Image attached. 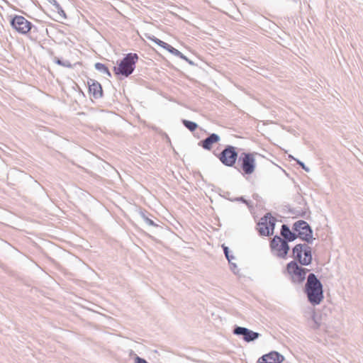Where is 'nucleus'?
<instances>
[{
  "label": "nucleus",
  "instance_id": "nucleus-11",
  "mask_svg": "<svg viewBox=\"0 0 363 363\" xmlns=\"http://www.w3.org/2000/svg\"><path fill=\"white\" fill-rule=\"evenodd\" d=\"M147 38L150 40L155 43L159 46L163 48L164 49L169 51L170 53L173 54L174 55L179 57L181 59L186 60V57L178 50L175 49L172 46L168 45L167 43L163 42L162 40L157 38L154 35H147Z\"/></svg>",
  "mask_w": 363,
  "mask_h": 363
},
{
  "label": "nucleus",
  "instance_id": "nucleus-22",
  "mask_svg": "<svg viewBox=\"0 0 363 363\" xmlns=\"http://www.w3.org/2000/svg\"><path fill=\"white\" fill-rule=\"evenodd\" d=\"M50 2L54 6L55 8L57 7L59 5L56 0H50Z\"/></svg>",
  "mask_w": 363,
  "mask_h": 363
},
{
  "label": "nucleus",
  "instance_id": "nucleus-3",
  "mask_svg": "<svg viewBox=\"0 0 363 363\" xmlns=\"http://www.w3.org/2000/svg\"><path fill=\"white\" fill-rule=\"evenodd\" d=\"M138 60L135 53L128 54L113 70L116 74H121L125 77L129 76L135 69V65Z\"/></svg>",
  "mask_w": 363,
  "mask_h": 363
},
{
  "label": "nucleus",
  "instance_id": "nucleus-7",
  "mask_svg": "<svg viewBox=\"0 0 363 363\" xmlns=\"http://www.w3.org/2000/svg\"><path fill=\"white\" fill-rule=\"evenodd\" d=\"M276 219L267 213L257 224V230L261 235L269 236L273 234Z\"/></svg>",
  "mask_w": 363,
  "mask_h": 363
},
{
  "label": "nucleus",
  "instance_id": "nucleus-14",
  "mask_svg": "<svg viewBox=\"0 0 363 363\" xmlns=\"http://www.w3.org/2000/svg\"><path fill=\"white\" fill-rule=\"evenodd\" d=\"M282 361L283 357L277 352H272L259 359L260 363H281Z\"/></svg>",
  "mask_w": 363,
  "mask_h": 363
},
{
  "label": "nucleus",
  "instance_id": "nucleus-21",
  "mask_svg": "<svg viewBox=\"0 0 363 363\" xmlns=\"http://www.w3.org/2000/svg\"><path fill=\"white\" fill-rule=\"evenodd\" d=\"M225 255L228 260H230L229 256H228V250L227 247H223Z\"/></svg>",
  "mask_w": 363,
  "mask_h": 363
},
{
  "label": "nucleus",
  "instance_id": "nucleus-19",
  "mask_svg": "<svg viewBox=\"0 0 363 363\" xmlns=\"http://www.w3.org/2000/svg\"><path fill=\"white\" fill-rule=\"evenodd\" d=\"M55 9L56 11L57 12L59 17H60L63 19L67 18L65 12L62 9V7L60 6V4L58 5L57 7H55Z\"/></svg>",
  "mask_w": 363,
  "mask_h": 363
},
{
  "label": "nucleus",
  "instance_id": "nucleus-10",
  "mask_svg": "<svg viewBox=\"0 0 363 363\" xmlns=\"http://www.w3.org/2000/svg\"><path fill=\"white\" fill-rule=\"evenodd\" d=\"M272 249L279 257H284L289 250L288 243L279 237H274L271 242Z\"/></svg>",
  "mask_w": 363,
  "mask_h": 363
},
{
  "label": "nucleus",
  "instance_id": "nucleus-5",
  "mask_svg": "<svg viewBox=\"0 0 363 363\" xmlns=\"http://www.w3.org/2000/svg\"><path fill=\"white\" fill-rule=\"evenodd\" d=\"M293 255L303 265H308L312 261L311 248L308 245H296L293 249Z\"/></svg>",
  "mask_w": 363,
  "mask_h": 363
},
{
  "label": "nucleus",
  "instance_id": "nucleus-6",
  "mask_svg": "<svg viewBox=\"0 0 363 363\" xmlns=\"http://www.w3.org/2000/svg\"><path fill=\"white\" fill-rule=\"evenodd\" d=\"M10 23L13 30L22 35L28 34L33 26L31 22L19 15L11 17Z\"/></svg>",
  "mask_w": 363,
  "mask_h": 363
},
{
  "label": "nucleus",
  "instance_id": "nucleus-13",
  "mask_svg": "<svg viewBox=\"0 0 363 363\" xmlns=\"http://www.w3.org/2000/svg\"><path fill=\"white\" fill-rule=\"evenodd\" d=\"M234 333L237 335H242L244 336V340L247 342L254 340L259 336V334L257 333H255L252 330H250L245 328L242 327L236 328L234 330Z\"/></svg>",
  "mask_w": 363,
  "mask_h": 363
},
{
  "label": "nucleus",
  "instance_id": "nucleus-18",
  "mask_svg": "<svg viewBox=\"0 0 363 363\" xmlns=\"http://www.w3.org/2000/svg\"><path fill=\"white\" fill-rule=\"evenodd\" d=\"M95 67L96 69L107 74L108 76L111 75L108 69L104 64L99 62L96 63Z\"/></svg>",
  "mask_w": 363,
  "mask_h": 363
},
{
  "label": "nucleus",
  "instance_id": "nucleus-2",
  "mask_svg": "<svg viewBox=\"0 0 363 363\" xmlns=\"http://www.w3.org/2000/svg\"><path fill=\"white\" fill-rule=\"evenodd\" d=\"M256 152H242L238 160L239 170L242 174L250 175L255 172L257 167Z\"/></svg>",
  "mask_w": 363,
  "mask_h": 363
},
{
  "label": "nucleus",
  "instance_id": "nucleus-12",
  "mask_svg": "<svg viewBox=\"0 0 363 363\" xmlns=\"http://www.w3.org/2000/svg\"><path fill=\"white\" fill-rule=\"evenodd\" d=\"M89 92L95 99H99L102 96L103 91L101 84L94 80L89 79L88 81Z\"/></svg>",
  "mask_w": 363,
  "mask_h": 363
},
{
  "label": "nucleus",
  "instance_id": "nucleus-17",
  "mask_svg": "<svg viewBox=\"0 0 363 363\" xmlns=\"http://www.w3.org/2000/svg\"><path fill=\"white\" fill-rule=\"evenodd\" d=\"M183 124L185 125L186 128H187L191 131H194L196 129L197 125L194 122L189 121L187 120L183 121Z\"/></svg>",
  "mask_w": 363,
  "mask_h": 363
},
{
  "label": "nucleus",
  "instance_id": "nucleus-1",
  "mask_svg": "<svg viewBox=\"0 0 363 363\" xmlns=\"http://www.w3.org/2000/svg\"><path fill=\"white\" fill-rule=\"evenodd\" d=\"M306 293L313 305L319 304L323 298L322 284L313 274H310L308 277Z\"/></svg>",
  "mask_w": 363,
  "mask_h": 363
},
{
  "label": "nucleus",
  "instance_id": "nucleus-8",
  "mask_svg": "<svg viewBox=\"0 0 363 363\" xmlns=\"http://www.w3.org/2000/svg\"><path fill=\"white\" fill-rule=\"evenodd\" d=\"M220 161L228 167H233L238 159L237 148L228 145L218 155Z\"/></svg>",
  "mask_w": 363,
  "mask_h": 363
},
{
  "label": "nucleus",
  "instance_id": "nucleus-15",
  "mask_svg": "<svg viewBox=\"0 0 363 363\" xmlns=\"http://www.w3.org/2000/svg\"><path fill=\"white\" fill-rule=\"evenodd\" d=\"M219 140L220 137L218 135L213 133L209 137L201 142V146L204 149L210 150L212 148L213 145L217 143Z\"/></svg>",
  "mask_w": 363,
  "mask_h": 363
},
{
  "label": "nucleus",
  "instance_id": "nucleus-9",
  "mask_svg": "<svg viewBox=\"0 0 363 363\" xmlns=\"http://www.w3.org/2000/svg\"><path fill=\"white\" fill-rule=\"evenodd\" d=\"M297 238L309 241L312 238V231L309 225L303 220H298L296 222L293 228Z\"/></svg>",
  "mask_w": 363,
  "mask_h": 363
},
{
  "label": "nucleus",
  "instance_id": "nucleus-20",
  "mask_svg": "<svg viewBox=\"0 0 363 363\" xmlns=\"http://www.w3.org/2000/svg\"><path fill=\"white\" fill-rule=\"evenodd\" d=\"M135 363H148V362L145 359L137 356L135 358Z\"/></svg>",
  "mask_w": 363,
  "mask_h": 363
},
{
  "label": "nucleus",
  "instance_id": "nucleus-16",
  "mask_svg": "<svg viewBox=\"0 0 363 363\" xmlns=\"http://www.w3.org/2000/svg\"><path fill=\"white\" fill-rule=\"evenodd\" d=\"M281 235L289 241L294 240L297 238L295 231L291 232L285 225H282Z\"/></svg>",
  "mask_w": 363,
  "mask_h": 363
},
{
  "label": "nucleus",
  "instance_id": "nucleus-4",
  "mask_svg": "<svg viewBox=\"0 0 363 363\" xmlns=\"http://www.w3.org/2000/svg\"><path fill=\"white\" fill-rule=\"evenodd\" d=\"M307 271V269L299 267L296 262L292 261L287 264L284 273L292 282L300 284L304 281Z\"/></svg>",
  "mask_w": 363,
  "mask_h": 363
},
{
  "label": "nucleus",
  "instance_id": "nucleus-23",
  "mask_svg": "<svg viewBox=\"0 0 363 363\" xmlns=\"http://www.w3.org/2000/svg\"><path fill=\"white\" fill-rule=\"evenodd\" d=\"M298 164L303 167L304 168V164L303 163L301 162H298Z\"/></svg>",
  "mask_w": 363,
  "mask_h": 363
}]
</instances>
